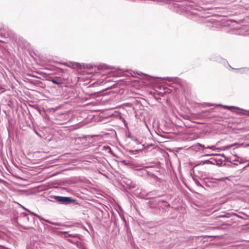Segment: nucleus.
<instances>
[{
    "label": "nucleus",
    "mask_w": 249,
    "mask_h": 249,
    "mask_svg": "<svg viewBox=\"0 0 249 249\" xmlns=\"http://www.w3.org/2000/svg\"><path fill=\"white\" fill-rule=\"evenodd\" d=\"M224 108L228 109L232 112L239 114L249 115V110H244L234 106H223Z\"/></svg>",
    "instance_id": "f257e3e1"
},
{
    "label": "nucleus",
    "mask_w": 249,
    "mask_h": 249,
    "mask_svg": "<svg viewBox=\"0 0 249 249\" xmlns=\"http://www.w3.org/2000/svg\"><path fill=\"white\" fill-rule=\"evenodd\" d=\"M55 200L57 202L66 204L69 203L73 201L71 197L60 196H55Z\"/></svg>",
    "instance_id": "f03ea898"
},
{
    "label": "nucleus",
    "mask_w": 249,
    "mask_h": 249,
    "mask_svg": "<svg viewBox=\"0 0 249 249\" xmlns=\"http://www.w3.org/2000/svg\"><path fill=\"white\" fill-rule=\"evenodd\" d=\"M50 80L53 83L57 84V85H60V84H62V81H60V80H57L55 79H50Z\"/></svg>",
    "instance_id": "7ed1b4c3"
},
{
    "label": "nucleus",
    "mask_w": 249,
    "mask_h": 249,
    "mask_svg": "<svg viewBox=\"0 0 249 249\" xmlns=\"http://www.w3.org/2000/svg\"><path fill=\"white\" fill-rule=\"evenodd\" d=\"M240 72L241 73H248L249 74V69H241L239 70Z\"/></svg>",
    "instance_id": "20e7f679"
},
{
    "label": "nucleus",
    "mask_w": 249,
    "mask_h": 249,
    "mask_svg": "<svg viewBox=\"0 0 249 249\" xmlns=\"http://www.w3.org/2000/svg\"><path fill=\"white\" fill-rule=\"evenodd\" d=\"M121 162L124 165H127V166H132V164L130 162H127V161L124 160H121Z\"/></svg>",
    "instance_id": "39448f33"
},
{
    "label": "nucleus",
    "mask_w": 249,
    "mask_h": 249,
    "mask_svg": "<svg viewBox=\"0 0 249 249\" xmlns=\"http://www.w3.org/2000/svg\"><path fill=\"white\" fill-rule=\"evenodd\" d=\"M212 163V162L211 161H210L209 160H206L201 161L199 164L203 165V164H211Z\"/></svg>",
    "instance_id": "423d86ee"
},
{
    "label": "nucleus",
    "mask_w": 249,
    "mask_h": 249,
    "mask_svg": "<svg viewBox=\"0 0 249 249\" xmlns=\"http://www.w3.org/2000/svg\"><path fill=\"white\" fill-rule=\"evenodd\" d=\"M205 149H210L213 150H214L215 149V148L214 145H213L207 146L206 147H205Z\"/></svg>",
    "instance_id": "0eeeda50"
},
{
    "label": "nucleus",
    "mask_w": 249,
    "mask_h": 249,
    "mask_svg": "<svg viewBox=\"0 0 249 249\" xmlns=\"http://www.w3.org/2000/svg\"><path fill=\"white\" fill-rule=\"evenodd\" d=\"M68 236L71 237H76L77 236V234L73 233V234H69Z\"/></svg>",
    "instance_id": "6e6552de"
},
{
    "label": "nucleus",
    "mask_w": 249,
    "mask_h": 249,
    "mask_svg": "<svg viewBox=\"0 0 249 249\" xmlns=\"http://www.w3.org/2000/svg\"><path fill=\"white\" fill-rule=\"evenodd\" d=\"M196 145L201 147H202L203 148H204V149H205V147H206L204 145H202V144H201L200 143H197Z\"/></svg>",
    "instance_id": "1a4fd4ad"
},
{
    "label": "nucleus",
    "mask_w": 249,
    "mask_h": 249,
    "mask_svg": "<svg viewBox=\"0 0 249 249\" xmlns=\"http://www.w3.org/2000/svg\"><path fill=\"white\" fill-rule=\"evenodd\" d=\"M196 184L198 186H201L199 182H196Z\"/></svg>",
    "instance_id": "9d476101"
},
{
    "label": "nucleus",
    "mask_w": 249,
    "mask_h": 249,
    "mask_svg": "<svg viewBox=\"0 0 249 249\" xmlns=\"http://www.w3.org/2000/svg\"><path fill=\"white\" fill-rule=\"evenodd\" d=\"M164 79H169V80L170 79H171V78H170V77H166V78H164Z\"/></svg>",
    "instance_id": "9b49d317"
},
{
    "label": "nucleus",
    "mask_w": 249,
    "mask_h": 249,
    "mask_svg": "<svg viewBox=\"0 0 249 249\" xmlns=\"http://www.w3.org/2000/svg\"><path fill=\"white\" fill-rule=\"evenodd\" d=\"M46 222H48V223H52L51 222H50L49 220H45Z\"/></svg>",
    "instance_id": "f8f14e48"
},
{
    "label": "nucleus",
    "mask_w": 249,
    "mask_h": 249,
    "mask_svg": "<svg viewBox=\"0 0 249 249\" xmlns=\"http://www.w3.org/2000/svg\"><path fill=\"white\" fill-rule=\"evenodd\" d=\"M37 216L40 218V216L39 215H37Z\"/></svg>",
    "instance_id": "ddd939ff"
},
{
    "label": "nucleus",
    "mask_w": 249,
    "mask_h": 249,
    "mask_svg": "<svg viewBox=\"0 0 249 249\" xmlns=\"http://www.w3.org/2000/svg\"><path fill=\"white\" fill-rule=\"evenodd\" d=\"M1 29V28H0V30Z\"/></svg>",
    "instance_id": "4468645a"
},
{
    "label": "nucleus",
    "mask_w": 249,
    "mask_h": 249,
    "mask_svg": "<svg viewBox=\"0 0 249 249\" xmlns=\"http://www.w3.org/2000/svg\"><path fill=\"white\" fill-rule=\"evenodd\" d=\"M248 145H249V144H248Z\"/></svg>",
    "instance_id": "2eb2a0df"
}]
</instances>
